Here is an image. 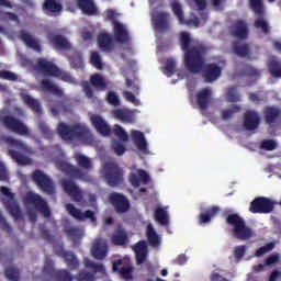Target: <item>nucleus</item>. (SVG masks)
<instances>
[{"label": "nucleus", "mask_w": 281, "mask_h": 281, "mask_svg": "<svg viewBox=\"0 0 281 281\" xmlns=\"http://www.w3.org/2000/svg\"><path fill=\"white\" fill-rule=\"evenodd\" d=\"M109 254V246L106 241L102 239H97L92 247V256L95 260H104V257Z\"/></svg>", "instance_id": "25"}, {"label": "nucleus", "mask_w": 281, "mask_h": 281, "mask_svg": "<svg viewBox=\"0 0 281 281\" xmlns=\"http://www.w3.org/2000/svg\"><path fill=\"white\" fill-rule=\"evenodd\" d=\"M218 212H221V207L218 206H212L211 209L205 210L199 215L200 225L210 223V221H212V218H214L218 214Z\"/></svg>", "instance_id": "35"}, {"label": "nucleus", "mask_w": 281, "mask_h": 281, "mask_svg": "<svg viewBox=\"0 0 281 281\" xmlns=\"http://www.w3.org/2000/svg\"><path fill=\"white\" fill-rule=\"evenodd\" d=\"M5 144H8L9 147L15 148V149H9V155L16 161L19 166H30L32 164V159L30 157L22 155L21 153H29L27 145L25 143H22L21 140L16 138H12L11 136L7 137L4 139Z\"/></svg>", "instance_id": "4"}, {"label": "nucleus", "mask_w": 281, "mask_h": 281, "mask_svg": "<svg viewBox=\"0 0 281 281\" xmlns=\"http://www.w3.org/2000/svg\"><path fill=\"white\" fill-rule=\"evenodd\" d=\"M229 34L238 41H247L249 38V25L244 20H237L229 26Z\"/></svg>", "instance_id": "14"}, {"label": "nucleus", "mask_w": 281, "mask_h": 281, "mask_svg": "<svg viewBox=\"0 0 281 281\" xmlns=\"http://www.w3.org/2000/svg\"><path fill=\"white\" fill-rule=\"evenodd\" d=\"M122 259L113 262L112 270L117 271L124 280H133V268L131 266L122 267ZM119 267H122L121 269Z\"/></svg>", "instance_id": "33"}, {"label": "nucleus", "mask_w": 281, "mask_h": 281, "mask_svg": "<svg viewBox=\"0 0 281 281\" xmlns=\"http://www.w3.org/2000/svg\"><path fill=\"white\" fill-rule=\"evenodd\" d=\"M111 241L117 247L128 245V234L124 228H122V226H119L111 236Z\"/></svg>", "instance_id": "27"}, {"label": "nucleus", "mask_w": 281, "mask_h": 281, "mask_svg": "<svg viewBox=\"0 0 281 281\" xmlns=\"http://www.w3.org/2000/svg\"><path fill=\"white\" fill-rule=\"evenodd\" d=\"M57 168L71 179H87V172L65 160L57 162Z\"/></svg>", "instance_id": "16"}, {"label": "nucleus", "mask_w": 281, "mask_h": 281, "mask_svg": "<svg viewBox=\"0 0 281 281\" xmlns=\"http://www.w3.org/2000/svg\"><path fill=\"white\" fill-rule=\"evenodd\" d=\"M260 148L262 150H276V148H278V143L273 139H263Z\"/></svg>", "instance_id": "63"}, {"label": "nucleus", "mask_w": 281, "mask_h": 281, "mask_svg": "<svg viewBox=\"0 0 281 281\" xmlns=\"http://www.w3.org/2000/svg\"><path fill=\"white\" fill-rule=\"evenodd\" d=\"M226 98L228 102H240V93H238V88H236V86L227 88Z\"/></svg>", "instance_id": "48"}, {"label": "nucleus", "mask_w": 281, "mask_h": 281, "mask_svg": "<svg viewBox=\"0 0 281 281\" xmlns=\"http://www.w3.org/2000/svg\"><path fill=\"white\" fill-rule=\"evenodd\" d=\"M41 87L44 91L52 93V95L63 98V89H60V87H58V85L54 83L52 80L43 79L41 82Z\"/></svg>", "instance_id": "32"}, {"label": "nucleus", "mask_w": 281, "mask_h": 281, "mask_svg": "<svg viewBox=\"0 0 281 281\" xmlns=\"http://www.w3.org/2000/svg\"><path fill=\"white\" fill-rule=\"evenodd\" d=\"M32 179L44 194H48L49 196L56 194V184L54 183V180L42 170H35L32 173Z\"/></svg>", "instance_id": "8"}, {"label": "nucleus", "mask_w": 281, "mask_h": 281, "mask_svg": "<svg viewBox=\"0 0 281 281\" xmlns=\"http://www.w3.org/2000/svg\"><path fill=\"white\" fill-rule=\"evenodd\" d=\"M85 267L87 269H90L91 271H93V273H104L105 269H104V265L102 263H95L93 261H91L90 259H85Z\"/></svg>", "instance_id": "47"}, {"label": "nucleus", "mask_w": 281, "mask_h": 281, "mask_svg": "<svg viewBox=\"0 0 281 281\" xmlns=\"http://www.w3.org/2000/svg\"><path fill=\"white\" fill-rule=\"evenodd\" d=\"M49 41L55 49H64L65 52L71 49V43H69V40H67V37H65L64 35H53L52 37H49Z\"/></svg>", "instance_id": "28"}, {"label": "nucleus", "mask_w": 281, "mask_h": 281, "mask_svg": "<svg viewBox=\"0 0 281 281\" xmlns=\"http://www.w3.org/2000/svg\"><path fill=\"white\" fill-rule=\"evenodd\" d=\"M91 65L95 67L97 69H102V58L100 57L99 52H92L90 57Z\"/></svg>", "instance_id": "62"}, {"label": "nucleus", "mask_w": 281, "mask_h": 281, "mask_svg": "<svg viewBox=\"0 0 281 281\" xmlns=\"http://www.w3.org/2000/svg\"><path fill=\"white\" fill-rule=\"evenodd\" d=\"M98 45L103 52H113V37L109 33H101L98 35Z\"/></svg>", "instance_id": "29"}, {"label": "nucleus", "mask_w": 281, "mask_h": 281, "mask_svg": "<svg viewBox=\"0 0 281 281\" xmlns=\"http://www.w3.org/2000/svg\"><path fill=\"white\" fill-rule=\"evenodd\" d=\"M22 100L31 111L36 113V115L43 114V109L41 108V102H38V100L32 98L30 94H22Z\"/></svg>", "instance_id": "34"}, {"label": "nucleus", "mask_w": 281, "mask_h": 281, "mask_svg": "<svg viewBox=\"0 0 281 281\" xmlns=\"http://www.w3.org/2000/svg\"><path fill=\"white\" fill-rule=\"evenodd\" d=\"M180 45L182 52H184V66L188 67V55L193 52V49H203L204 52H207V47L198 44L195 46L190 47L192 45V37H190V33L182 32L180 34Z\"/></svg>", "instance_id": "15"}, {"label": "nucleus", "mask_w": 281, "mask_h": 281, "mask_svg": "<svg viewBox=\"0 0 281 281\" xmlns=\"http://www.w3.org/2000/svg\"><path fill=\"white\" fill-rule=\"evenodd\" d=\"M43 10L47 14H53V16H58L63 12V4L56 0H45L43 4Z\"/></svg>", "instance_id": "31"}, {"label": "nucleus", "mask_w": 281, "mask_h": 281, "mask_svg": "<svg viewBox=\"0 0 281 281\" xmlns=\"http://www.w3.org/2000/svg\"><path fill=\"white\" fill-rule=\"evenodd\" d=\"M278 202L265 196L255 198L250 202L249 212L251 214H271L276 210Z\"/></svg>", "instance_id": "7"}, {"label": "nucleus", "mask_w": 281, "mask_h": 281, "mask_svg": "<svg viewBox=\"0 0 281 281\" xmlns=\"http://www.w3.org/2000/svg\"><path fill=\"white\" fill-rule=\"evenodd\" d=\"M244 76H247V78H254V80H258L260 78V70L251 67V66H245L243 69Z\"/></svg>", "instance_id": "54"}, {"label": "nucleus", "mask_w": 281, "mask_h": 281, "mask_svg": "<svg viewBox=\"0 0 281 281\" xmlns=\"http://www.w3.org/2000/svg\"><path fill=\"white\" fill-rule=\"evenodd\" d=\"M132 138L138 150H146L148 148V143H146V137L144 136V133L139 131H133Z\"/></svg>", "instance_id": "38"}, {"label": "nucleus", "mask_w": 281, "mask_h": 281, "mask_svg": "<svg viewBox=\"0 0 281 281\" xmlns=\"http://www.w3.org/2000/svg\"><path fill=\"white\" fill-rule=\"evenodd\" d=\"M207 50L195 48L187 55L186 69L190 74H202L204 82H216L223 74V68L216 63L205 64Z\"/></svg>", "instance_id": "1"}, {"label": "nucleus", "mask_w": 281, "mask_h": 281, "mask_svg": "<svg viewBox=\"0 0 281 281\" xmlns=\"http://www.w3.org/2000/svg\"><path fill=\"white\" fill-rule=\"evenodd\" d=\"M65 234L75 244L78 243L79 240H82V237L85 236V233L82 232V229H80L78 227H74V226L67 228L65 231Z\"/></svg>", "instance_id": "42"}, {"label": "nucleus", "mask_w": 281, "mask_h": 281, "mask_svg": "<svg viewBox=\"0 0 281 281\" xmlns=\"http://www.w3.org/2000/svg\"><path fill=\"white\" fill-rule=\"evenodd\" d=\"M196 102L201 111H207L212 102V90L204 88L196 93Z\"/></svg>", "instance_id": "23"}, {"label": "nucleus", "mask_w": 281, "mask_h": 281, "mask_svg": "<svg viewBox=\"0 0 281 281\" xmlns=\"http://www.w3.org/2000/svg\"><path fill=\"white\" fill-rule=\"evenodd\" d=\"M90 122L95 131L100 133V135H103V137H109V135H111V126L106 124V121H104L102 116L92 114L90 116Z\"/></svg>", "instance_id": "22"}, {"label": "nucleus", "mask_w": 281, "mask_h": 281, "mask_svg": "<svg viewBox=\"0 0 281 281\" xmlns=\"http://www.w3.org/2000/svg\"><path fill=\"white\" fill-rule=\"evenodd\" d=\"M155 218L160 225H168V212L162 207L155 210Z\"/></svg>", "instance_id": "50"}, {"label": "nucleus", "mask_w": 281, "mask_h": 281, "mask_svg": "<svg viewBox=\"0 0 281 281\" xmlns=\"http://www.w3.org/2000/svg\"><path fill=\"white\" fill-rule=\"evenodd\" d=\"M4 276L7 280H10V281L21 280V273L19 272V269L14 267H8L4 271Z\"/></svg>", "instance_id": "51"}, {"label": "nucleus", "mask_w": 281, "mask_h": 281, "mask_svg": "<svg viewBox=\"0 0 281 281\" xmlns=\"http://www.w3.org/2000/svg\"><path fill=\"white\" fill-rule=\"evenodd\" d=\"M53 78H59V80H63L64 82H69L70 85L75 82L71 74L65 70H60V68H57V75H54Z\"/></svg>", "instance_id": "56"}, {"label": "nucleus", "mask_w": 281, "mask_h": 281, "mask_svg": "<svg viewBox=\"0 0 281 281\" xmlns=\"http://www.w3.org/2000/svg\"><path fill=\"white\" fill-rule=\"evenodd\" d=\"M65 207L68 214L72 216V218H76V221H87V218H89L91 223H95L97 221L95 213H93V211L91 210H88L82 213L80 209L76 207L71 203L66 204Z\"/></svg>", "instance_id": "17"}, {"label": "nucleus", "mask_w": 281, "mask_h": 281, "mask_svg": "<svg viewBox=\"0 0 281 281\" xmlns=\"http://www.w3.org/2000/svg\"><path fill=\"white\" fill-rule=\"evenodd\" d=\"M248 5L254 12L255 16H257L254 22V27H256V30H261L263 34H269L271 29L269 27V22H267V19H265L267 15L265 2H262V0H248Z\"/></svg>", "instance_id": "5"}, {"label": "nucleus", "mask_w": 281, "mask_h": 281, "mask_svg": "<svg viewBox=\"0 0 281 281\" xmlns=\"http://www.w3.org/2000/svg\"><path fill=\"white\" fill-rule=\"evenodd\" d=\"M38 128H40L42 135H44V137H46V139H52V137H54V133L52 132V130H49V126H47L46 122L41 121L38 123Z\"/></svg>", "instance_id": "57"}, {"label": "nucleus", "mask_w": 281, "mask_h": 281, "mask_svg": "<svg viewBox=\"0 0 281 281\" xmlns=\"http://www.w3.org/2000/svg\"><path fill=\"white\" fill-rule=\"evenodd\" d=\"M113 32H114V40L116 41V43H120V45H125V43H131V35L128 33V29H126V25L114 20Z\"/></svg>", "instance_id": "19"}, {"label": "nucleus", "mask_w": 281, "mask_h": 281, "mask_svg": "<svg viewBox=\"0 0 281 281\" xmlns=\"http://www.w3.org/2000/svg\"><path fill=\"white\" fill-rule=\"evenodd\" d=\"M2 124L8 128V131H12V133H16V135H30V130L24 125V123L12 116L5 115L2 117Z\"/></svg>", "instance_id": "12"}, {"label": "nucleus", "mask_w": 281, "mask_h": 281, "mask_svg": "<svg viewBox=\"0 0 281 281\" xmlns=\"http://www.w3.org/2000/svg\"><path fill=\"white\" fill-rule=\"evenodd\" d=\"M245 131H257L260 126V114L254 110H247L244 114Z\"/></svg>", "instance_id": "20"}, {"label": "nucleus", "mask_w": 281, "mask_h": 281, "mask_svg": "<svg viewBox=\"0 0 281 281\" xmlns=\"http://www.w3.org/2000/svg\"><path fill=\"white\" fill-rule=\"evenodd\" d=\"M0 192L7 196V199H9L3 201V205L8 210L9 214H11V216L14 218V221H20V218H23L21 206H19V202L14 200V193L10 192L8 187H0Z\"/></svg>", "instance_id": "9"}, {"label": "nucleus", "mask_w": 281, "mask_h": 281, "mask_svg": "<svg viewBox=\"0 0 281 281\" xmlns=\"http://www.w3.org/2000/svg\"><path fill=\"white\" fill-rule=\"evenodd\" d=\"M240 111V106L233 105L232 109L222 111V120L227 121L234 117V113H238Z\"/></svg>", "instance_id": "60"}, {"label": "nucleus", "mask_w": 281, "mask_h": 281, "mask_svg": "<svg viewBox=\"0 0 281 281\" xmlns=\"http://www.w3.org/2000/svg\"><path fill=\"white\" fill-rule=\"evenodd\" d=\"M77 4L85 14H95L98 12V8L93 0H77Z\"/></svg>", "instance_id": "37"}, {"label": "nucleus", "mask_w": 281, "mask_h": 281, "mask_svg": "<svg viewBox=\"0 0 281 281\" xmlns=\"http://www.w3.org/2000/svg\"><path fill=\"white\" fill-rule=\"evenodd\" d=\"M263 117L266 124H276L281 117V109L268 105L263 110Z\"/></svg>", "instance_id": "26"}, {"label": "nucleus", "mask_w": 281, "mask_h": 281, "mask_svg": "<svg viewBox=\"0 0 281 281\" xmlns=\"http://www.w3.org/2000/svg\"><path fill=\"white\" fill-rule=\"evenodd\" d=\"M61 186L66 194L75 201V203H79L80 205H87V201H85V193L80 190V187L76 184V182L64 179L61 180Z\"/></svg>", "instance_id": "10"}, {"label": "nucleus", "mask_w": 281, "mask_h": 281, "mask_svg": "<svg viewBox=\"0 0 281 281\" xmlns=\"http://www.w3.org/2000/svg\"><path fill=\"white\" fill-rule=\"evenodd\" d=\"M90 85L97 89V91H106V79L100 74H94L90 77Z\"/></svg>", "instance_id": "36"}, {"label": "nucleus", "mask_w": 281, "mask_h": 281, "mask_svg": "<svg viewBox=\"0 0 281 281\" xmlns=\"http://www.w3.org/2000/svg\"><path fill=\"white\" fill-rule=\"evenodd\" d=\"M177 70V61L175 59L169 58L166 61V66L164 68V74L170 78V76H175V71Z\"/></svg>", "instance_id": "52"}, {"label": "nucleus", "mask_w": 281, "mask_h": 281, "mask_svg": "<svg viewBox=\"0 0 281 281\" xmlns=\"http://www.w3.org/2000/svg\"><path fill=\"white\" fill-rule=\"evenodd\" d=\"M113 115L120 122H131L132 117L131 114L122 109H116L113 111Z\"/></svg>", "instance_id": "55"}, {"label": "nucleus", "mask_w": 281, "mask_h": 281, "mask_svg": "<svg viewBox=\"0 0 281 281\" xmlns=\"http://www.w3.org/2000/svg\"><path fill=\"white\" fill-rule=\"evenodd\" d=\"M69 63L72 69H85V63L82 61V54L80 52H75L69 57Z\"/></svg>", "instance_id": "46"}, {"label": "nucleus", "mask_w": 281, "mask_h": 281, "mask_svg": "<svg viewBox=\"0 0 281 281\" xmlns=\"http://www.w3.org/2000/svg\"><path fill=\"white\" fill-rule=\"evenodd\" d=\"M233 50L239 58H247L249 54V44H240V42L233 43Z\"/></svg>", "instance_id": "43"}, {"label": "nucleus", "mask_w": 281, "mask_h": 281, "mask_svg": "<svg viewBox=\"0 0 281 281\" xmlns=\"http://www.w3.org/2000/svg\"><path fill=\"white\" fill-rule=\"evenodd\" d=\"M57 135L63 139V142H69L74 144L75 142H85V144H93V134L89 127L76 123L67 124L60 122L57 125Z\"/></svg>", "instance_id": "2"}, {"label": "nucleus", "mask_w": 281, "mask_h": 281, "mask_svg": "<svg viewBox=\"0 0 281 281\" xmlns=\"http://www.w3.org/2000/svg\"><path fill=\"white\" fill-rule=\"evenodd\" d=\"M170 5H171V10H172L175 16H177L180 25H183V23H186V18L183 15V7L181 5V2H179V0H173Z\"/></svg>", "instance_id": "41"}, {"label": "nucleus", "mask_w": 281, "mask_h": 281, "mask_svg": "<svg viewBox=\"0 0 281 281\" xmlns=\"http://www.w3.org/2000/svg\"><path fill=\"white\" fill-rule=\"evenodd\" d=\"M226 223L233 227V234L238 240H249V238H254V231L251 227L247 226L245 218L238 215V213L228 214Z\"/></svg>", "instance_id": "3"}, {"label": "nucleus", "mask_w": 281, "mask_h": 281, "mask_svg": "<svg viewBox=\"0 0 281 281\" xmlns=\"http://www.w3.org/2000/svg\"><path fill=\"white\" fill-rule=\"evenodd\" d=\"M133 250L136 254V265H144L148 258V245L145 240H139L135 244Z\"/></svg>", "instance_id": "24"}, {"label": "nucleus", "mask_w": 281, "mask_h": 281, "mask_svg": "<svg viewBox=\"0 0 281 281\" xmlns=\"http://www.w3.org/2000/svg\"><path fill=\"white\" fill-rule=\"evenodd\" d=\"M155 29L158 32H168L170 30V13L160 11L153 16Z\"/></svg>", "instance_id": "21"}, {"label": "nucleus", "mask_w": 281, "mask_h": 281, "mask_svg": "<svg viewBox=\"0 0 281 281\" xmlns=\"http://www.w3.org/2000/svg\"><path fill=\"white\" fill-rule=\"evenodd\" d=\"M0 78L2 80H9L10 82H16L19 80V76L9 70H0Z\"/></svg>", "instance_id": "61"}, {"label": "nucleus", "mask_w": 281, "mask_h": 281, "mask_svg": "<svg viewBox=\"0 0 281 281\" xmlns=\"http://www.w3.org/2000/svg\"><path fill=\"white\" fill-rule=\"evenodd\" d=\"M26 203L29 205H34V207L45 216V218H49L52 216V211L47 205V201L41 198L37 193L27 192L25 198Z\"/></svg>", "instance_id": "11"}, {"label": "nucleus", "mask_w": 281, "mask_h": 281, "mask_svg": "<svg viewBox=\"0 0 281 281\" xmlns=\"http://www.w3.org/2000/svg\"><path fill=\"white\" fill-rule=\"evenodd\" d=\"M111 133L115 135L120 139V142H128V133L124 131V128L117 124L111 130Z\"/></svg>", "instance_id": "49"}, {"label": "nucleus", "mask_w": 281, "mask_h": 281, "mask_svg": "<svg viewBox=\"0 0 281 281\" xmlns=\"http://www.w3.org/2000/svg\"><path fill=\"white\" fill-rule=\"evenodd\" d=\"M146 238L149 247H159L161 245V237L157 234L153 224H148L146 227Z\"/></svg>", "instance_id": "30"}, {"label": "nucleus", "mask_w": 281, "mask_h": 281, "mask_svg": "<svg viewBox=\"0 0 281 281\" xmlns=\"http://www.w3.org/2000/svg\"><path fill=\"white\" fill-rule=\"evenodd\" d=\"M76 279L77 281H95V276L93 273L81 270L77 274Z\"/></svg>", "instance_id": "64"}, {"label": "nucleus", "mask_w": 281, "mask_h": 281, "mask_svg": "<svg viewBox=\"0 0 281 281\" xmlns=\"http://www.w3.org/2000/svg\"><path fill=\"white\" fill-rule=\"evenodd\" d=\"M75 159H76L77 166L86 170V172H89V170L93 168V162L91 161V158L85 156L83 154H77L75 156Z\"/></svg>", "instance_id": "40"}, {"label": "nucleus", "mask_w": 281, "mask_h": 281, "mask_svg": "<svg viewBox=\"0 0 281 281\" xmlns=\"http://www.w3.org/2000/svg\"><path fill=\"white\" fill-rule=\"evenodd\" d=\"M61 258H64L67 267L71 270L78 269V267H80V262L78 261V258L71 251H63Z\"/></svg>", "instance_id": "39"}, {"label": "nucleus", "mask_w": 281, "mask_h": 281, "mask_svg": "<svg viewBox=\"0 0 281 281\" xmlns=\"http://www.w3.org/2000/svg\"><path fill=\"white\" fill-rule=\"evenodd\" d=\"M55 276L57 281H74V277L69 270H58Z\"/></svg>", "instance_id": "58"}, {"label": "nucleus", "mask_w": 281, "mask_h": 281, "mask_svg": "<svg viewBox=\"0 0 281 281\" xmlns=\"http://www.w3.org/2000/svg\"><path fill=\"white\" fill-rule=\"evenodd\" d=\"M109 201L113 205L116 214H126L131 210V202L122 193L112 192L109 195Z\"/></svg>", "instance_id": "13"}, {"label": "nucleus", "mask_w": 281, "mask_h": 281, "mask_svg": "<svg viewBox=\"0 0 281 281\" xmlns=\"http://www.w3.org/2000/svg\"><path fill=\"white\" fill-rule=\"evenodd\" d=\"M103 176L110 188H117L124 183V169L117 162L106 161L103 165Z\"/></svg>", "instance_id": "6"}, {"label": "nucleus", "mask_w": 281, "mask_h": 281, "mask_svg": "<svg viewBox=\"0 0 281 281\" xmlns=\"http://www.w3.org/2000/svg\"><path fill=\"white\" fill-rule=\"evenodd\" d=\"M21 40L23 41V43H25V45H27V47H31V49H34L35 52H41V44H38V42H36V40H34V37L30 35V33L23 32L21 34Z\"/></svg>", "instance_id": "44"}, {"label": "nucleus", "mask_w": 281, "mask_h": 281, "mask_svg": "<svg viewBox=\"0 0 281 281\" xmlns=\"http://www.w3.org/2000/svg\"><path fill=\"white\" fill-rule=\"evenodd\" d=\"M35 69L40 74H43L44 76H52L53 78L58 74V66L43 57L37 59Z\"/></svg>", "instance_id": "18"}, {"label": "nucleus", "mask_w": 281, "mask_h": 281, "mask_svg": "<svg viewBox=\"0 0 281 281\" xmlns=\"http://www.w3.org/2000/svg\"><path fill=\"white\" fill-rule=\"evenodd\" d=\"M112 148L119 157H122L126 153V146L122 144L120 140L112 142Z\"/></svg>", "instance_id": "59"}, {"label": "nucleus", "mask_w": 281, "mask_h": 281, "mask_svg": "<svg viewBox=\"0 0 281 281\" xmlns=\"http://www.w3.org/2000/svg\"><path fill=\"white\" fill-rule=\"evenodd\" d=\"M268 70L272 78H281V63L276 59L268 61Z\"/></svg>", "instance_id": "45"}, {"label": "nucleus", "mask_w": 281, "mask_h": 281, "mask_svg": "<svg viewBox=\"0 0 281 281\" xmlns=\"http://www.w3.org/2000/svg\"><path fill=\"white\" fill-rule=\"evenodd\" d=\"M276 249V243L270 241L266 244L265 246L260 247L259 249L256 250L255 256L257 258H260L265 256V254H269V251H273Z\"/></svg>", "instance_id": "53"}]
</instances>
